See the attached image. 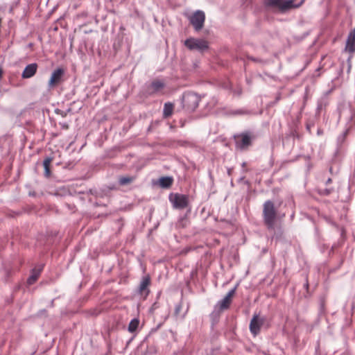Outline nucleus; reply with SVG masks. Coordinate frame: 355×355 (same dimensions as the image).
Listing matches in <instances>:
<instances>
[{
    "label": "nucleus",
    "instance_id": "423d86ee",
    "mask_svg": "<svg viewBox=\"0 0 355 355\" xmlns=\"http://www.w3.org/2000/svg\"><path fill=\"white\" fill-rule=\"evenodd\" d=\"M168 199L175 209H183L189 205L188 197L184 194L171 193Z\"/></svg>",
    "mask_w": 355,
    "mask_h": 355
},
{
    "label": "nucleus",
    "instance_id": "f3484780",
    "mask_svg": "<svg viewBox=\"0 0 355 355\" xmlns=\"http://www.w3.org/2000/svg\"><path fill=\"white\" fill-rule=\"evenodd\" d=\"M173 104L168 102L165 103L163 109V116L164 118H168L171 116L173 111Z\"/></svg>",
    "mask_w": 355,
    "mask_h": 355
},
{
    "label": "nucleus",
    "instance_id": "39448f33",
    "mask_svg": "<svg viewBox=\"0 0 355 355\" xmlns=\"http://www.w3.org/2000/svg\"><path fill=\"white\" fill-rule=\"evenodd\" d=\"M184 45L191 51H198L200 52H203L209 48L207 41L193 37L187 39L184 41Z\"/></svg>",
    "mask_w": 355,
    "mask_h": 355
},
{
    "label": "nucleus",
    "instance_id": "a211bd4d",
    "mask_svg": "<svg viewBox=\"0 0 355 355\" xmlns=\"http://www.w3.org/2000/svg\"><path fill=\"white\" fill-rule=\"evenodd\" d=\"M231 302L232 300L225 295V297L218 303L220 310L223 311L225 309H228Z\"/></svg>",
    "mask_w": 355,
    "mask_h": 355
},
{
    "label": "nucleus",
    "instance_id": "393cba45",
    "mask_svg": "<svg viewBox=\"0 0 355 355\" xmlns=\"http://www.w3.org/2000/svg\"><path fill=\"white\" fill-rule=\"evenodd\" d=\"M352 69V63H351V58H349L347 59V73H349Z\"/></svg>",
    "mask_w": 355,
    "mask_h": 355
},
{
    "label": "nucleus",
    "instance_id": "dca6fc26",
    "mask_svg": "<svg viewBox=\"0 0 355 355\" xmlns=\"http://www.w3.org/2000/svg\"><path fill=\"white\" fill-rule=\"evenodd\" d=\"M150 87L153 89L152 93H157L164 87V83L160 80H155L152 82Z\"/></svg>",
    "mask_w": 355,
    "mask_h": 355
},
{
    "label": "nucleus",
    "instance_id": "412c9836",
    "mask_svg": "<svg viewBox=\"0 0 355 355\" xmlns=\"http://www.w3.org/2000/svg\"><path fill=\"white\" fill-rule=\"evenodd\" d=\"M334 189L332 187L323 189H319L318 193L321 196H329L334 191Z\"/></svg>",
    "mask_w": 355,
    "mask_h": 355
},
{
    "label": "nucleus",
    "instance_id": "aec40b11",
    "mask_svg": "<svg viewBox=\"0 0 355 355\" xmlns=\"http://www.w3.org/2000/svg\"><path fill=\"white\" fill-rule=\"evenodd\" d=\"M134 180L132 177H121L119 178V182L120 185H126L131 183Z\"/></svg>",
    "mask_w": 355,
    "mask_h": 355
},
{
    "label": "nucleus",
    "instance_id": "473e14b6",
    "mask_svg": "<svg viewBox=\"0 0 355 355\" xmlns=\"http://www.w3.org/2000/svg\"><path fill=\"white\" fill-rule=\"evenodd\" d=\"M42 164L44 166V160L42 162Z\"/></svg>",
    "mask_w": 355,
    "mask_h": 355
},
{
    "label": "nucleus",
    "instance_id": "5701e85b",
    "mask_svg": "<svg viewBox=\"0 0 355 355\" xmlns=\"http://www.w3.org/2000/svg\"><path fill=\"white\" fill-rule=\"evenodd\" d=\"M236 289V286L234 288H233L232 289H231L230 291H229V292L227 293L226 296L230 297L232 300V297H233V295L235 293Z\"/></svg>",
    "mask_w": 355,
    "mask_h": 355
},
{
    "label": "nucleus",
    "instance_id": "6e6552de",
    "mask_svg": "<svg viewBox=\"0 0 355 355\" xmlns=\"http://www.w3.org/2000/svg\"><path fill=\"white\" fill-rule=\"evenodd\" d=\"M263 322V318H259V315H254L253 316L250 323V331L254 336H257L260 332Z\"/></svg>",
    "mask_w": 355,
    "mask_h": 355
},
{
    "label": "nucleus",
    "instance_id": "7ed1b4c3",
    "mask_svg": "<svg viewBox=\"0 0 355 355\" xmlns=\"http://www.w3.org/2000/svg\"><path fill=\"white\" fill-rule=\"evenodd\" d=\"M236 147L240 150L247 149L252 141L257 138V135L252 132H245L235 136Z\"/></svg>",
    "mask_w": 355,
    "mask_h": 355
},
{
    "label": "nucleus",
    "instance_id": "1a4fd4ad",
    "mask_svg": "<svg viewBox=\"0 0 355 355\" xmlns=\"http://www.w3.org/2000/svg\"><path fill=\"white\" fill-rule=\"evenodd\" d=\"M150 284V277L149 275L144 276L141 278V282L139 284V288H138V293L141 295V296H144V297H146L150 291L148 289V286Z\"/></svg>",
    "mask_w": 355,
    "mask_h": 355
},
{
    "label": "nucleus",
    "instance_id": "a878e982",
    "mask_svg": "<svg viewBox=\"0 0 355 355\" xmlns=\"http://www.w3.org/2000/svg\"><path fill=\"white\" fill-rule=\"evenodd\" d=\"M313 125H314V122H313V121L308 122V123H306V130H307L309 132H311V128H312Z\"/></svg>",
    "mask_w": 355,
    "mask_h": 355
},
{
    "label": "nucleus",
    "instance_id": "9d476101",
    "mask_svg": "<svg viewBox=\"0 0 355 355\" xmlns=\"http://www.w3.org/2000/svg\"><path fill=\"white\" fill-rule=\"evenodd\" d=\"M64 74V70L61 68L55 69L51 74L49 81V87H53L61 82L62 77Z\"/></svg>",
    "mask_w": 355,
    "mask_h": 355
},
{
    "label": "nucleus",
    "instance_id": "6ab92c4d",
    "mask_svg": "<svg viewBox=\"0 0 355 355\" xmlns=\"http://www.w3.org/2000/svg\"><path fill=\"white\" fill-rule=\"evenodd\" d=\"M139 324V321L138 319L134 318L131 320L128 325V331L131 333H133L136 331Z\"/></svg>",
    "mask_w": 355,
    "mask_h": 355
},
{
    "label": "nucleus",
    "instance_id": "c756f323",
    "mask_svg": "<svg viewBox=\"0 0 355 355\" xmlns=\"http://www.w3.org/2000/svg\"><path fill=\"white\" fill-rule=\"evenodd\" d=\"M179 310H180V308L179 307H176L175 312L178 313L179 311Z\"/></svg>",
    "mask_w": 355,
    "mask_h": 355
},
{
    "label": "nucleus",
    "instance_id": "2f4dec72",
    "mask_svg": "<svg viewBox=\"0 0 355 355\" xmlns=\"http://www.w3.org/2000/svg\"><path fill=\"white\" fill-rule=\"evenodd\" d=\"M352 32H354V35H355V27H354V29Z\"/></svg>",
    "mask_w": 355,
    "mask_h": 355
},
{
    "label": "nucleus",
    "instance_id": "f8f14e48",
    "mask_svg": "<svg viewBox=\"0 0 355 355\" xmlns=\"http://www.w3.org/2000/svg\"><path fill=\"white\" fill-rule=\"evenodd\" d=\"M345 50L349 53L355 51V35L354 32H350L347 37Z\"/></svg>",
    "mask_w": 355,
    "mask_h": 355
},
{
    "label": "nucleus",
    "instance_id": "cd10ccee",
    "mask_svg": "<svg viewBox=\"0 0 355 355\" xmlns=\"http://www.w3.org/2000/svg\"><path fill=\"white\" fill-rule=\"evenodd\" d=\"M331 182H332V180H331V178H328V179L326 180V182H325V184H326V185H328L329 184H331Z\"/></svg>",
    "mask_w": 355,
    "mask_h": 355
},
{
    "label": "nucleus",
    "instance_id": "ddd939ff",
    "mask_svg": "<svg viewBox=\"0 0 355 355\" xmlns=\"http://www.w3.org/2000/svg\"><path fill=\"white\" fill-rule=\"evenodd\" d=\"M42 272V268H33L32 270L31 274L30 277L27 279V284L30 286L33 284L38 279L40 273Z\"/></svg>",
    "mask_w": 355,
    "mask_h": 355
},
{
    "label": "nucleus",
    "instance_id": "0eeeda50",
    "mask_svg": "<svg viewBox=\"0 0 355 355\" xmlns=\"http://www.w3.org/2000/svg\"><path fill=\"white\" fill-rule=\"evenodd\" d=\"M205 20V15L202 10H196L189 18L190 23L196 31L202 28Z\"/></svg>",
    "mask_w": 355,
    "mask_h": 355
},
{
    "label": "nucleus",
    "instance_id": "4468645a",
    "mask_svg": "<svg viewBox=\"0 0 355 355\" xmlns=\"http://www.w3.org/2000/svg\"><path fill=\"white\" fill-rule=\"evenodd\" d=\"M173 178L171 177H162L159 180V185L164 189L169 188L173 184Z\"/></svg>",
    "mask_w": 355,
    "mask_h": 355
},
{
    "label": "nucleus",
    "instance_id": "2eb2a0df",
    "mask_svg": "<svg viewBox=\"0 0 355 355\" xmlns=\"http://www.w3.org/2000/svg\"><path fill=\"white\" fill-rule=\"evenodd\" d=\"M328 105V101L325 98H322L318 101L317 107L315 110V116H318L320 114V112L325 109Z\"/></svg>",
    "mask_w": 355,
    "mask_h": 355
},
{
    "label": "nucleus",
    "instance_id": "20e7f679",
    "mask_svg": "<svg viewBox=\"0 0 355 355\" xmlns=\"http://www.w3.org/2000/svg\"><path fill=\"white\" fill-rule=\"evenodd\" d=\"M200 96L191 92H185L182 96L183 107L188 111H194L198 106Z\"/></svg>",
    "mask_w": 355,
    "mask_h": 355
},
{
    "label": "nucleus",
    "instance_id": "7c9ffc66",
    "mask_svg": "<svg viewBox=\"0 0 355 355\" xmlns=\"http://www.w3.org/2000/svg\"><path fill=\"white\" fill-rule=\"evenodd\" d=\"M153 309L156 308V303L153 304Z\"/></svg>",
    "mask_w": 355,
    "mask_h": 355
},
{
    "label": "nucleus",
    "instance_id": "b1692460",
    "mask_svg": "<svg viewBox=\"0 0 355 355\" xmlns=\"http://www.w3.org/2000/svg\"><path fill=\"white\" fill-rule=\"evenodd\" d=\"M248 112L243 110H236L233 111L232 114L237 115V114H247Z\"/></svg>",
    "mask_w": 355,
    "mask_h": 355
},
{
    "label": "nucleus",
    "instance_id": "4be33fe9",
    "mask_svg": "<svg viewBox=\"0 0 355 355\" xmlns=\"http://www.w3.org/2000/svg\"><path fill=\"white\" fill-rule=\"evenodd\" d=\"M51 159L46 157V178H48L51 175Z\"/></svg>",
    "mask_w": 355,
    "mask_h": 355
},
{
    "label": "nucleus",
    "instance_id": "c85d7f7f",
    "mask_svg": "<svg viewBox=\"0 0 355 355\" xmlns=\"http://www.w3.org/2000/svg\"><path fill=\"white\" fill-rule=\"evenodd\" d=\"M304 286H305L306 288H308V287H309V282H308V280H307V279L306 280V283H305V284H304Z\"/></svg>",
    "mask_w": 355,
    "mask_h": 355
},
{
    "label": "nucleus",
    "instance_id": "f257e3e1",
    "mask_svg": "<svg viewBox=\"0 0 355 355\" xmlns=\"http://www.w3.org/2000/svg\"><path fill=\"white\" fill-rule=\"evenodd\" d=\"M263 221L269 230L275 227V220L277 216V211L275 207L274 203L271 200H267L263 204Z\"/></svg>",
    "mask_w": 355,
    "mask_h": 355
},
{
    "label": "nucleus",
    "instance_id": "f03ea898",
    "mask_svg": "<svg viewBox=\"0 0 355 355\" xmlns=\"http://www.w3.org/2000/svg\"><path fill=\"white\" fill-rule=\"evenodd\" d=\"M304 0H265V5L267 7L277 8L281 11H286L291 8L300 7Z\"/></svg>",
    "mask_w": 355,
    "mask_h": 355
},
{
    "label": "nucleus",
    "instance_id": "9b49d317",
    "mask_svg": "<svg viewBox=\"0 0 355 355\" xmlns=\"http://www.w3.org/2000/svg\"><path fill=\"white\" fill-rule=\"evenodd\" d=\"M37 69V65L35 63L28 64L23 71L21 77L23 78H30L33 77L35 74Z\"/></svg>",
    "mask_w": 355,
    "mask_h": 355
},
{
    "label": "nucleus",
    "instance_id": "bb28decb",
    "mask_svg": "<svg viewBox=\"0 0 355 355\" xmlns=\"http://www.w3.org/2000/svg\"><path fill=\"white\" fill-rule=\"evenodd\" d=\"M323 134V130L320 128L318 129L317 135H322Z\"/></svg>",
    "mask_w": 355,
    "mask_h": 355
}]
</instances>
